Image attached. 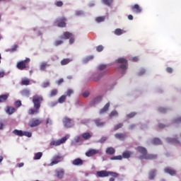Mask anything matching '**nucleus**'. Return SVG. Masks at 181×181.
<instances>
[{
    "mask_svg": "<svg viewBox=\"0 0 181 181\" xmlns=\"http://www.w3.org/2000/svg\"><path fill=\"white\" fill-rule=\"evenodd\" d=\"M98 177H108V176H112V177H118L119 174L114 173L112 171L100 170L96 173Z\"/></svg>",
    "mask_w": 181,
    "mask_h": 181,
    "instance_id": "f257e3e1",
    "label": "nucleus"
},
{
    "mask_svg": "<svg viewBox=\"0 0 181 181\" xmlns=\"http://www.w3.org/2000/svg\"><path fill=\"white\" fill-rule=\"evenodd\" d=\"M43 103V96L40 95H35L33 96V104L34 108H40V105Z\"/></svg>",
    "mask_w": 181,
    "mask_h": 181,
    "instance_id": "f03ea898",
    "label": "nucleus"
},
{
    "mask_svg": "<svg viewBox=\"0 0 181 181\" xmlns=\"http://www.w3.org/2000/svg\"><path fill=\"white\" fill-rule=\"evenodd\" d=\"M28 63H30V59L29 58H26L25 60L18 62L16 67L18 70H25V69L28 67Z\"/></svg>",
    "mask_w": 181,
    "mask_h": 181,
    "instance_id": "7ed1b4c3",
    "label": "nucleus"
},
{
    "mask_svg": "<svg viewBox=\"0 0 181 181\" xmlns=\"http://www.w3.org/2000/svg\"><path fill=\"white\" fill-rule=\"evenodd\" d=\"M62 122L65 128H73V127H74V122H73V119L69 118L68 117H64Z\"/></svg>",
    "mask_w": 181,
    "mask_h": 181,
    "instance_id": "20e7f679",
    "label": "nucleus"
},
{
    "mask_svg": "<svg viewBox=\"0 0 181 181\" xmlns=\"http://www.w3.org/2000/svg\"><path fill=\"white\" fill-rule=\"evenodd\" d=\"M63 160V156L60 154L55 155L52 157V162L50 163V166H54V165H57V163H60Z\"/></svg>",
    "mask_w": 181,
    "mask_h": 181,
    "instance_id": "39448f33",
    "label": "nucleus"
},
{
    "mask_svg": "<svg viewBox=\"0 0 181 181\" xmlns=\"http://www.w3.org/2000/svg\"><path fill=\"white\" fill-rule=\"evenodd\" d=\"M42 124V119H37V118H33L30 120L28 125L31 128H34V127H37Z\"/></svg>",
    "mask_w": 181,
    "mask_h": 181,
    "instance_id": "423d86ee",
    "label": "nucleus"
},
{
    "mask_svg": "<svg viewBox=\"0 0 181 181\" xmlns=\"http://www.w3.org/2000/svg\"><path fill=\"white\" fill-rule=\"evenodd\" d=\"M117 62V63L122 64L120 69L122 70H127L128 68V61L125 58H119Z\"/></svg>",
    "mask_w": 181,
    "mask_h": 181,
    "instance_id": "0eeeda50",
    "label": "nucleus"
},
{
    "mask_svg": "<svg viewBox=\"0 0 181 181\" xmlns=\"http://www.w3.org/2000/svg\"><path fill=\"white\" fill-rule=\"evenodd\" d=\"M66 17H62L56 20V23H57L58 28H66Z\"/></svg>",
    "mask_w": 181,
    "mask_h": 181,
    "instance_id": "6e6552de",
    "label": "nucleus"
},
{
    "mask_svg": "<svg viewBox=\"0 0 181 181\" xmlns=\"http://www.w3.org/2000/svg\"><path fill=\"white\" fill-rule=\"evenodd\" d=\"M66 141H67V137L64 136L59 140L51 141L50 145L51 146H59V145H62V144H64Z\"/></svg>",
    "mask_w": 181,
    "mask_h": 181,
    "instance_id": "1a4fd4ad",
    "label": "nucleus"
},
{
    "mask_svg": "<svg viewBox=\"0 0 181 181\" xmlns=\"http://www.w3.org/2000/svg\"><path fill=\"white\" fill-rule=\"evenodd\" d=\"M136 151H138V152L141 153V156H139V159H144V157L145 156V155L148 153V150H146L144 147H142V146H138L136 148Z\"/></svg>",
    "mask_w": 181,
    "mask_h": 181,
    "instance_id": "9d476101",
    "label": "nucleus"
},
{
    "mask_svg": "<svg viewBox=\"0 0 181 181\" xmlns=\"http://www.w3.org/2000/svg\"><path fill=\"white\" fill-rule=\"evenodd\" d=\"M131 9L133 13H141V12H142V8L138 4L132 6Z\"/></svg>",
    "mask_w": 181,
    "mask_h": 181,
    "instance_id": "9b49d317",
    "label": "nucleus"
},
{
    "mask_svg": "<svg viewBox=\"0 0 181 181\" xmlns=\"http://www.w3.org/2000/svg\"><path fill=\"white\" fill-rule=\"evenodd\" d=\"M98 153H100V150L97 149H89L86 153V156H88V158H90V156H94V155H97Z\"/></svg>",
    "mask_w": 181,
    "mask_h": 181,
    "instance_id": "f8f14e48",
    "label": "nucleus"
},
{
    "mask_svg": "<svg viewBox=\"0 0 181 181\" xmlns=\"http://www.w3.org/2000/svg\"><path fill=\"white\" fill-rule=\"evenodd\" d=\"M165 173L170 175V176H176V170L172 168L167 167L164 168Z\"/></svg>",
    "mask_w": 181,
    "mask_h": 181,
    "instance_id": "ddd939ff",
    "label": "nucleus"
},
{
    "mask_svg": "<svg viewBox=\"0 0 181 181\" xmlns=\"http://www.w3.org/2000/svg\"><path fill=\"white\" fill-rule=\"evenodd\" d=\"M83 164L84 160H83L81 158H75L72 161V165H74V166H83Z\"/></svg>",
    "mask_w": 181,
    "mask_h": 181,
    "instance_id": "4468645a",
    "label": "nucleus"
},
{
    "mask_svg": "<svg viewBox=\"0 0 181 181\" xmlns=\"http://www.w3.org/2000/svg\"><path fill=\"white\" fill-rule=\"evenodd\" d=\"M71 36H73V34L70 32H65L64 33V34L62 35H61L59 37V39H62L63 40H67L69 39H70V37H71Z\"/></svg>",
    "mask_w": 181,
    "mask_h": 181,
    "instance_id": "2eb2a0df",
    "label": "nucleus"
},
{
    "mask_svg": "<svg viewBox=\"0 0 181 181\" xmlns=\"http://www.w3.org/2000/svg\"><path fill=\"white\" fill-rule=\"evenodd\" d=\"M158 158V155L156 154H148V153L145 155L143 159H146L147 160H153Z\"/></svg>",
    "mask_w": 181,
    "mask_h": 181,
    "instance_id": "dca6fc26",
    "label": "nucleus"
},
{
    "mask_svg": "<svg viewBox=\"0 0 181 181\" xmlns=\"http://www.w3.org/2000/svg\"><path fill=\"white\" fill-rule=\"evenodd\" d=\"M81 136L85 141H88V139H90L93 137V133L85 132L81 134Z\"/></svg>",
    "mask_w": 181,
    "mask_h": 181,
    "instance_id": "f3484780",
    "label": "nucleus"
},
{
    "mask_svg": "<svg viewBox=\"0 0 181 181\" xmlns=\"http://www.w3.org/2000/svg\"><path fill=\"white\" fill-rule=\"evenodd\" d=\"M56 176L59 179H63V176H64V170L61 169L55 171Z\"/></svg>",
    "mask_w": 181,
    "mask_h": 181,
    "instance_id": "a211bd4d",
    "label": "nucleus"
},
{
    "mask_svg": "<svg viewBox=\"0 0 181 181\" xmlns=\"http://www.w3.org/2000/svg\"><path fill=\"white\" fill-rule=\"evenodd\" d=\"M94 122L96 125V127H98L99 128H101L105 125V122H102L100 119H96L94 120Z\"/></svg>",
    "mask_w": 181,
    "mask_h": 181,
    "instance_id": "6ab92c4d",
    "label": "nucleus"
},
{
    "mask_svg": "<svg viewBox=\"0 0 181 181\" xmlns=\"http://www.w3.org/2000/svg\"><path fill=\"white\" fill-rule=\"evenodd\" d=\"M156 176V170H151L148 173V179L149 180H153Z\"/></svg>",
    "mask_w": 181,
    "mask_h": 181,
    "instance_id": "aec40b11",
    "label": "nucleus"
},
{
    "mask_svg": "<svg viewBox=\"0 0 181 181\" xmlns=\"http://www.w3.org/2000/svg\"><path fill=\"white\" fill-rule=\"evenodd\" d=\"M115 136L117 138V139H119V141H124V139H125L127 137V134L122 133H117Z\"/></svg>",
    "mask_w": 181,
    "mask_h": 181,
    "instance_id": "412c9836",
    "label": "nucleus"
},
{
    "mask_svg": "<svg viewBox=\"0 0 181 181\" xmlns=\"http://www.w3.org/2000/svg\"><path fill=\"white\" fill-rule=\"evenodd\" d=\"M108 110H110V103H107L105 105V106L103 107V108H102L100 110L99 114H104L105 112H107V111H108Z\"/></svg>",
    "mask_w": 181,
    "mask_h": 181,
    "instance_id": "4be33fe9",
    "label": "nucleus"
},
{
    "mask_svg": "<svg viewBox=\"0 0 181 181\" xmlns=\"http://www.w3.org/2000/svg\"><path fill=\"white\" fill-rule=\"evenodd\" d=\"M16 112V109H15V107H13L8 106L6 107V112L9 115H12V114H13Z\"/></svg>",
    "mask_w": 181,
    "mask_h": 181,
    "instance_id": "5701e85b",
    "label": "nucleus"
},
{
    "mask_svg": "<svg viewBox=\"0 0 181 181\" xmlns=\"http://www.w3.org/2000/svg\"><path fill=\"white\" fill-rule=\"evenodd\" d=\"M39 110H40V108H30L28 110V115H35V114H39Z\"/></svg>",
    "mask_w": 181,
    "mask_h": 181,
    "instance_id": "b1692460",
    "label": "nucleus"
},
{
    "mask_svg": "<svg viewBox=\"0 0 181 181\" xmlns=\"http://www.w3.org/2000/svg\"><path fill=\"white\" fill-rule=\"evenodd\" d=\"M105 152L107 155H114V153H115V148L113 147H108L106 148Z\"/></svg>",
    "mask_w": 181,
    "mask_h": 181,
    "instance_id": "393cba45",
    "label": "nucleus"
},
{
    "mask_svg": "<svg viewBox=\"0 0 181 181\" xmlns=\"http://www.w3.org/2000/svg\"><path fill=\"white\" fill-rule=\"evenodd\" d=\"M132 155V152L127 151L123 152L122 158H124V159H129Z\"/></svg>",
    "mask_w": 181,
    "mask_h": 181,
    "instance_id": "a878e982",
    "label": "nucleus"
},
{
    "mask_svg": "<svg viewBox=\"0 0 181 181\" xmlns=\"http://www.w3.org/2000/svg\"><path fill=\"white\" fill-rule=\"evenodd\" d=\"M49 66H50V64H48L47 62H42L40 66V70H41V71H45L46 67H49Z\"/></svg>",
    "mask_w": 181,
    "mask_h": 181,
    "instance_id": "bb28decb",
    "label": "nucleus"
},
{
    "mask_svg": "<svg viewBox=\"0 0 181 181\" xmlns=\"http://www.w3.org/2000/svg\"><path fill=\"white\" fill-rule=\"evenodd\" d=\"M21 94L23 97H29L30 95V91L28 89H24L21 92Z\"/></svg>",
    "mask_w": 181,
    "mask_h": 181,
    "instance_id": "cd10ccee",
    "label": "nucleus"
},
{
    "mask_svg": "<svg viewBox=\"0 0 181 181\" xmlns=\"http://www.w3.org/2000/svg\"><path fill=\"white\" fill-rule=\"evenodd\" d=\"M13 134L17 135V136H23V131L22 130L15 129L13 131Z\"/></svg>",
    "mask_w": 181,
    "mask_h": 181,
    "instance_id": "c85d7f7f",
    "label": "nucleus"
},
{
    "mask_svg": "<svg viewBox=\"0 0 181 181\" xmlns=\"http://www.w3.org/2000/svg\"><path fill=\"white\" fill-rule=\"evenodd\" d=\"M102 100H103L102 96H98L93 100L92 103L93 104H98V103H101Z\"/></svg>",
    "mask_w": 181,
    "mask_h": 181,
    "instance_id": "c756f323",
    "label": "nucleus"
},
{
    "mask_svg": "<svg viewBox=\"0 0 181 181\" xmlns=\"http://www.w3.org/2000/svg\"><path fill=\"white\" fill-rule=\"evenodd\" d=\"M9 95H0V103H6L8 98Z\"/></svg>",
    "mask_w": 181,
    "mask_h": 181,
    "instance_id": "7c9ffc66",
    "label": "nucleus"
},
{
    "mask_svg": "<svg viewBox=\"0 0 181 181\" xmlns=\"http://www.w3.org/2000/svg\"><path fill=\"white\" fill-rule=\"evenodd\" d=\"M30 84V79L24 78L21 81V86H29Z\"/></svg>",
    "mask_w": 181,
    "mask_h": 181,
    "instance_id": "2f4dec72",
    "label": "nucleus"
},
{
    "mask_svg": "<svg viewBox=\"0 0 181 181\" xmlns=\"http://www.w3.org/2000/svg\"><path fill=\"white\" fill-rule=\"evenodd\" d=\"M152 144L153 145H162V141L159 139V138H154L152 140Z\"/></svg>",
    "mask_w": 181,
    "mask_h": 181,
    "instance_id": "473e14b6",
    "label": "nucleus"
},
{
    "mask_svg": "<svg viewBox=\"0 0 181 181\" xmlns=\"http://www.w3.org/2000/svg\"><path fill=\"white\" fill-rule=\"evenodd\" d=\"M70 62H71V59L66 58V59H64L61 61V64L62 66H66V64H69V63H70Z\"/></svg>",
    "mask_w": 181,
    "mask_h": 181,
    "instance_id": "72a5a7b5",
    "label": "nucleus"
},
{
    "mask_svg": "<svg viewBox=\"0 0 181 181\" xmlns=\"http://www.w3.org/2000/svg\"><path fill=\"white\" fill-rule=\"evenodd\" d=\"M66 97H67V95H62V96L58 99V103H59V104H63V103H64V101H66Z\"/></svg>",
    "mask_w": 181,
    "mask_h": 181,
    "instance_id": "f704fd0d",
    "label": "nucleus"
},
{
    "mask_svg": "<svg viewBox=\"0 0 181 181\" xmlns=\"http://www.w3.org/2000/svg\"><path fill=\"white\" fill-rule=\"evenodd\" d=\"M63 43H64V41H63V40H57L54 41V45L57 47V46H60V45H63Z\"/></svg>",
    "mask_w": 181,
    "mask_h": 181,
    "instance_id": "c9c22d12",
    "label": "nucleus"
},
{
    "mask_svg": "<svg viewBox=\"0 0 181 181\" xmlns=\"http://www.w3.org/2000/svg\"><path fill=\"white\" fill-rule=\"evenodd\" d=\"M42 156H43V153L42 152L36 153L34 156L35 160H37L40 159V158H42Z\"/></svg>",
    "mask_w": 181,
    "mask_h": 181,
    "instance_id": "e433bc0d",
    "label": "nucleus"
},
{
    "mask_svg": "<svg viewBox=\"0 0 181 181\" xmlns=\"http://www.w3.org/2000/svg\"><path fill=\"white\" fill-rule=\"evenodd\" d=\"M122 33H124V31L121 30V28H117L115 30V35H116L117 36H121Z\"/></svg>",
    "mask_w": 181,
    "mask_h": 181,
    "instance_id": "4c0bfd02",
    "label": "nucleus"
},
{
    "mask_svg": "<svg viewBox=\"0 0 181 181\" xmlns=\"http://www.w3.org/2000/svg\"><path fill=\"white\" fill-rule=\"evenodd\" d=\"M104 21H105V16H99V17H97L95 18V21L98 23H100V22H104Z\"/></svg>",
    "mask_w": 181,
    "mask_h": 181,
    "instance_id": "58836bf2",
    "label": "nucleus"
},
{
    "mask_svg": "<svg viewBox=\"0 0 181 181\" xmlns=\"http://www.w3.org/2000/svg\"><path fill=\"white\" fill-rule=\"evenodd\" d=\"M110 160H122V156H115L110 158Z\"/></svg>",
    "mask_w": 181,
    "mask_h": 181,
    "instance_id": "ea45409f",
    "label": "nucleus"
},
{
    "mask_svg": "<svg viewBox=\"0 0 181 181\" xmlns=\"http://www.w3.org/2000/svg\"><path fill=\"white\" fill-rule=\"evenodd\" d=\"M103 3L105 5H107V6H110V5H111L112 4V2H114V0H102Z\"/></svg>",
    "mask_w": 181,
    "mask_h": 181,
    "instance_id": "a19ab883",
    "label": "nucleus"
},
{
    "mask_svg": "<svg viewBox=\"0 0 181 181\" xmlns=\"http://www.w3.org/2000/svg\"><path fill=\"white\" fill-rule=\"evenodd\" d=\"M57 89H52L49 93V96L54 97V95H57Z\"/></svg>",
    "mask_w": 181,
    "mask_h": 181,
    "instance_id": "79ce46f5",
    "label": "nucleus"
},
{
    "mask_svg": "<svg viewBox=\"0 0 181 181\" xmlns=\"http://www.w3.org/2000/svg\"><path fill=\"white\" fill-rule=\"evenodd\" d=\"M122 127H124V124L119 123L115 127L114 131H118V129H119V128H122Z\"/></svg>",
    "mask_w": 181,
    "mask_h": 181,
    "instance_id": "37998d69",
    "label": "nucleus"
},
{
    "mask_svg": "<svg viewBox=\"0 0 181 181\" xmlns=\"http://www.w3.org/2000/svg\"><path fill=\"white\" fill-rule=\"evenodd\" d=\"M23 136H28V138H31L32 134L29 132H23Z\"/></svg>",
    "mask_w": 181,
    "mask_h": 181,
    "instance_id": "c03bdc74",
    "label": "nucleus"
},
{
    "mask_svg": "<svg viewBox=\"0 0 181 181\" xmlns=\"http://www.w3.org/2000/svg\"><path fill=\"white\" fill-rule=\"evenodd\" d=\"M14 105H15V107H17V108H19V107L22 106V102L21 100H16L14 103Z\"/></svg>",
    "mask_w": 181,
    "mask_h": 181,
    "instance_id": "a18cd8bd",
    "label": "nucleus"
},
{
    "mask_svg": "<svg viewBox=\"0 0 181 181\" xmlns=\"http://www.w3.org/2000/svg\"><path fill=\"white\" fill-rule=\"evenodd\" d=\"M117 115H118V112H117V110H113L110 114V117H117Z\"/></svg>",
    "mask_w": 181,
    "mask_h": 181,
    "instance_id": "49530a36",
    "label": "nucleus"
},
{
    "mask_svg": "<svg viewBox=\"0 0 181 181\" xmlns=\"http://www.w3.org/2000/svg\"><path fill=\"white\" fill-rule=\"evenodd\" d=\"M136 115V112H132L127 115V118H134Z\"/></svg>",
    "mask_w": 181,
    "mask_h": 181,
    "instance_id": "de8ad7c7",
    "label": "nucleus"
},
{
    "mask_svg": "<svg viewBox=\"0 0 181 181\" xmlns=\"http://www.w3.org/2000/svg\"><path fill=\"white\" fill-rule=\"evenodd\" d=\"M98 70H105L107 69V65L106 64H100L98 67Z\"/></svg>",
    "mask_w": 181,
    "mask_h": 181,
    "instance_id": "09e8293b",
    "label": "nucleus"
},
{
    "mask_svg": "<svg viewBox=\"0 0 181 181\" xmlns=\"http://www.w3.org/2000/svg\"><path fill=\"white\" fill-rule=\"evenodd\" d=\"M107 139H108V138H107V136H103L99 141V144H104V142H105V141H107Z\"/></svg>",
    "mask_w": 181,
    "mask_h": 181,
    "instance_id": "8fccbe9b",
    "label": "nucleus"
},
{
    "mask_svg": "<svg viewBox=\"0 0 181 181\" xmlns=\"http://www.w3.org/2000/svg\"><path fill=\"white\" fill-rule=\"evenodd\" d=\"M75 142H76V144H78V142H83V139H81V137H80L79 136H77L75 138Z\"/></svg>",
    "mask_w": 181,
    "mask_h": 181,
    "instance_id": "3c124183",
    "label": "nucleus"
},
{
    "mask_svg": "<svg viewBox=\"0 0 181 181\" xmlns=\"http://www.w3.org/2000/svg\"><path fill=\"white\" fill-rule=\"evenodd\" d=\"M73 93H74V91H73V90H71V89H69L67 91H66V96L67 97H71V94H73Z\"/></svg>",
    "mask_w": 181,
    "mask_h": 181,
    "instance_id": "603ef678",
    "label": "nucleus"
},
{
    "mask_svg": "<svg viewBox=\"0 0 181 181\" xmlns=\"http://www.w3.org/2000/svg\"><path fill=\"white\" fill-rule=\"evenodd\" d=\"M96 50L97 52H103V50H104V47L103 45H98L97 47H96Z\"/></svg>",
    "mask_w": 181,
    "mask_h": 181,
    "instance_id": "864d4df0",
    "label": "nucleus"
},
{
    "mask_svg": "<svg viewBox=\"0 0 181 181\" xmlns=\"http://www.w3.org/2000/svg\"><path fill=\"white\" fill-rule=\"evenodd\" d=\"M75 15L76 16H81V15H84V12H83L82 11H76Z\"/></svg>",
    "mask_w": 181,
    "mask_h": 181,
    "instance_id": "5fc2aeb1",
    "label": "nucleus"
},
{
    "mask_svg": "<svg viewBox=\"0 0 181 181\" xmlns=\"http://www.w3.org/2000/svg\"><path fill=\"white\" fill-rule=\"evenodd\" d=\"M50 86V82L47 81L42 83L43 88H47V87H49Z\"/></svg>",
    "mask_w": 181,
    "mask_h": 181,
    "instance_id": "6e6d98bb",
    "label": "nucleus"
},
{
    "mask_svg": "<svg viewBox=\"0 0 181 181\" xmlns=\"http://www.w3.org/2000/svg\"><path fill=\"white\" fill-rule=\"evenodd\" d=\"M146 73V71L144 69H142L139 72V76H144V74Z\"/></svg>",
    "mask_w": 181,
    "mask_h": 181,
    "instance_id": "4d7b16f0",
    "label": "nucleus"
},
{
    "mask_svg": "<svg viewBox=\"0 0 181 181\" xmlns=\"http://www.w3.org/2000/svg\"><path fill=\"white\" fill-rule=\"evenodd\" d=\"M83 97H84L85 98H87V97H88V95H90V93L88 91H86L83 92L82 93Z\"/></svg>",
    "mask_w": 181,
    "mask_h": 181,
    "instance_id": "13d9d810",
    "label": "nucleus"
},
{
    "mask_svg": "<svg viewBox=\"0 0 181 181\" xmlns=\"http://www.w3.org/2000/svg\"><path fill=\"white\" fill-rule=\"evenodd\" d=\"M55 5H57L59 7L63 6V1H57Z\"/></svg>",
    "mask_w": 181,
    "mask_h": 181,
    "instance_id": "bf43d9fd",
    "label": "nucleus"
},
{
    "mask_svg": "<svg viewBox=\"0 0 181 181\" xmlns=\"http://www.w3.org/2000/svg\"><path fill=\"white\" fill-rule=\"evenodd\" d=\"M166 71H167V73H173V69H172L170 67H168L166 69Z\"/></svg>",
    "mask_w": 181,
    "mask_h": 181,
    "instance_id": "052dcab7",
    "label": "nucleus"
},
{
    "mask_svg": "<svg viewBox=\"0 0 181 181\" xmlns=\"http://www.w3.org/2000/svg\"><path fill=\"white\" fill-rule=\"evenodd\" d=\"M179 122H181V117H178L174 120V123L177 124Z\"/></svg>",
    "mask_w": 181,
    "mask_h": 181,
    "instance_id": "680f3d73",
    "label": "nucleus"
},
{
    "mask_svg": "<svg viewBox=\"0 0 181 181\" xmlns=\"http://www.w3.org/2000/svg\"><path fill=\"white\" fill-rule=\"evenodd\" d=\"M158 111H160V112H166V109H165V107H160L158 108Z\"/></svg>",
    "mask_w": 181,
    "mask_h": 181,
    "instance_id": "e2e57ef3",
    "label": "nucleus"
},
{
    "mask_svg": "<svg viewBox=\"0 0 181 181\" xmlns=\"http://www.w3.org/2000/svg\"><path fill=\"white\" fill-rule=\"evenodd\" d=\"M64 80L63 78H60L59 80L57 81V84L60 86L62 83H64Z\"/></svg>",
    "mask_w": 181,
    "mask_h": 181,
    "instance_id": "0e129e2a",
    "label": "nucleus"
},
{
    "mask_svg": "<svg viewBox=\"0 0 181 181\" xmlns=\"http://www.w3.org/2000/svg\"><path fill=\"white\" fill-rule=\"evenodd\" d=\"M165 127H166V125H165L162 123L158 124V128H160V129H163V128H165Z\"/></svg>",
    "mask_w": 181,
    "mask_h": 181,
    "instance_id": "69168bd1",
    "label": "nucleus"
},
{
    "mask_svg": "<svg viewBox=\"0 0 181 181\" xmlns=\"http://www.w3.org/2000/svg\"><path fill=\"white\" fill-rule=\"evenodd\" d=\"M93 59H94V56L90 55V56H89V57H88L86 58V60H87L88 62H90V60H93Z\"/></svg>",
    "mask_w": 181,
    "mask_h": 181,
    "instance_id": "338daca9",
    "label": "nucleus"
},
{
    "mask_svg": "<svg viewBox=\"0 0 181 181\" xmlns=\"http://www.w3.org/2000/svg\"><path fill=\"white\" fill-rule=\"evenodd\" d=\"M47 125H52V119H50L49 118L47 119V122H46Z\"/></svg>",
    "mask_w": 181,
    "mask_h": 181,
    "instance_id": "774afa93",
    "label": "nucleus"
}]
</instances>
